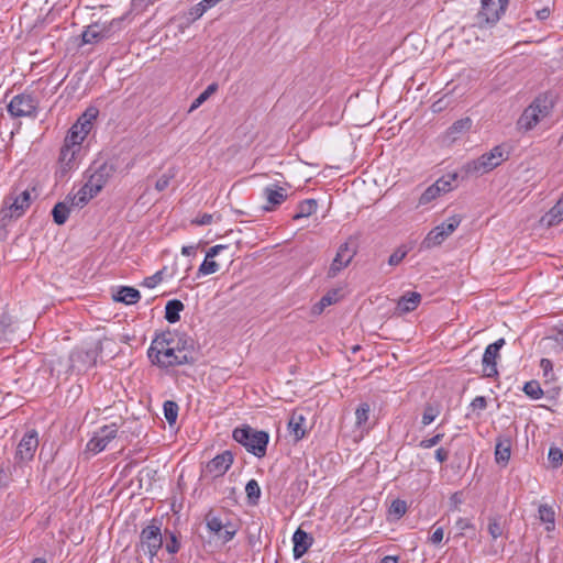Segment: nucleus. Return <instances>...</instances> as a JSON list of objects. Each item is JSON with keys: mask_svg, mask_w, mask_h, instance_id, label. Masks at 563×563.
Returning <instances> with one entry per match:
<instances>
[{"mask_svg": "<svg viewBox=\"0 0 563 563\" xmlns=\"http://www.w3.org/2000/svg\"><path fill=\"white\" fill-rule=\"evenodd\" d=\"M184 310V303L180 300L174 299L167 302L165 307V318L168 322L175 323L180 317L179 312Z\"/></svg>", "mask_w": 563, "mask_h": 563, "instance_id": "nucleus-32", "label": "nucleus"}, {"mask_svg": "<svg viewBox=\"0 0 563 563\" xmlns=\"http://www.w3.org/2000/svg\"><path fill=\"white\" fill-rule=\"evenodd\" d=\"M552 340L563 346V331H559L558 334L552 338Z\"/></svg>", "mask_w": 563, "mask_h": 563, "instance_id": "nucleus-64", "label": "nucleus"}, {"mask_svg": "<svg viewBox=\"0 0 563 563\" xmlns=\"http://www.w3.org/2000/svg\"><path fill=\"white\" fill-rule=\"evenodd\" d=\"M355 254H356V249L351 242L346 241L343 244H341L338 249L335 257L333 258V261L329 267L328 277L333 278L342 269L347 267V265L352 262Z\"/></svg>", "mask_w": 563, "mask_h": 563, "instance_id": "nucleus-13", "label": "nucleus"}, {"mask_svg": "<svg viewBox=\"0 0 563 563\" xmlns=\"http://www.w3.org/2000/svg\"><path fill=\"white\" fill-rule=\"evenodd\" d=\"M37 110V101L30 95L14 96L8 104V112L13 118L34 117Z\"/></svg>", "mask_w": 563, "mask_h": 563, "instance_id": "nucleus-10", "label": "nucleus"}, {"mask_svg": "<svg viewBox=\"0 0 563 563\" xmlns=\"http://www.w3.org/2000/svg\"><path fill=\"white\" fill-rule=\"evenodd\" d=\"M164 269L156 272L154 275L146 277L143 285L147 288L156 287L163 280Z\"/></svg>", "mask_w": 563, "mask_h": 563, "instance_id": "nucleus-46", "label": "nucleus"}, {"mask_svg": "<svg viewBox=\"0 0 563 563\" xmlns=\"http://www.w3.org/2000/svg\"><path fill=\"white\" fill-rule=\"evenodd\" d=\"M264 197L266 205L263 207L265 211H272L280 206L288 197L287 190L278 185H271L264 188Z\"/></svg>", "mask_w": 563, "mask_h": 563, "instance_id": "nucleus-20", "label": "nucleus"}, {"mask_svg": "<svg viewBox=\"0 0 563 563\" xmlns=\"http://www.w3.org/2000/svg\"><path fill=\"white\" fill-rule=\"evenodd\" d=\"M471 407L474 410H484L487 407V400L484 396H477L472 400Z\"/></svg>", "mask_w": 563, "mask_h": 563, "instance_id": "nucleus-53", "label": "nucleus"}, {"mask_svg": "<svg viewBox=\"0 0 563 563\" xmlns=\"http://www.w3.org/2000/svg\"><path fill=\"white\" fill-rule=\"evenodd\" d=\"M118 23L115 20H112L110 23H99L96 22L86 27V30L81 34V40L84 44H92L110 36V32L112 26Z\"/></svg>", "mask_w": 563, "mask_h": 563, "instance_id": "nucleus-17", "label": "nucleus"}, {"mask_svg": "<svg viewBox=\"0 0 563 563\" xmlns=\"http://www.w3.org/2000/svg\"><path fill=\"white\" fill-rule=\"evenodd\" d=\"M472 128V120L471 118H462L457 121H455L445 133V137L450 142H455L456 140L461 139L463 135H465Z\"/></svg>", "mask_w": 563, "mask_h": 563, "instance_id": "nucleus-22", "label": "nucleus"}, {"mask_svg": "<svg viewBox=\"0 0 563 563\" xmlns=\"http://www.w3.org/2000/svg\"><path fill=\"white\" fill-rule=\"evenodd\" d=\"M456 174H450L448 176L439 178L434 184L429 186L419 198V205L424 206L435 200L443 194H446L453 189V183L456 180Z\"/></svg>", "mask_w": 563, "mask_h": 563, "instance_id": "nucleus-12", "label": "nucleus"}, {"mask_svg": "<svg viewBox=\"0 0 563 563\" xmlns=\"http://www.w3.org/2000/svg\"><path fill=\"white\" fill-rule=\"evenodd\" d=\"M225 247H227V246H224V245H214V246H212V247H210V249L208 250V252H207V254H206V257H207V258H212V260H213V257H214V256H217V255H218L222 250H224Z\"/></svg>", "mask_w": 563, "mask_h": 563, "instance_id": "nucleus-58", "label": "nucleus"}, {"mask_svg": "<svg viewBox=\"0 0 563 563\" xmlns=\"http://www.w3.org/2000/svg\"><path fill=\"white\" fill-rule=\"evenodd\" d=\"M118 434V428L115 423L103 426L100 428L95 435L88 441L86 445V452L96 455L102 452L110 441H112Z\"/></svg>", "mask_w": 563, "mask_h": 563, "instance_id": "nucleus-11", "label": "nucleus"}, {"mask_svg": "<svg viewBox=\"0 0 563 563\" xmlns=\"http://www.w3.org/2000/svg\"><path fill=\"white\" fill-rule=\"evenodd\" d=\"M504 532V527L501 523L500 517H490L488 519V533L490 537L496 540L497 538L501 537Z\"/></svg>", "mask_w": 563, "mask_h": 563, "instance_id": "nucleus-39", "label": "nucleus"}, {"mask_svg": "<svg viewBox=\"0 0 563 563\" xmlns=\"http://www.w3.org/2000/svg\"><path fill=\"white\" fill-rule=\"evenodd\" d=\"M455 527L460 531V536H463L468 529H474V525L467 518H459L455 522Z\"/></svg>", "mask_w": 563, "mask_h": 563, "instance_id": "nucleus-50", "label": "nucleus"}, {"mask_svg": "<svg viewBox=\"0 0 563 563\" xmlns=\"http://www.w3.org/2000/svg\"><path fill=\"white\" fill-rule=\"evenodd\" d=\"M382 563H398V558L387 555V556L383 558Z\"/></svg>", "mask_w": 563, "mask_h": 563, "instance_id": "nucleus-63", "label": "nucleus"}, {"mask_svg": "<svg viewBox=\"0 0 563 563\" xmlns=\"http://www.w3.org/2000/svg\"><path fill=\"white\" fill-rule=\"evenodd\" d=\"M232 437L255 456L263 457L266 454V448L269 440L267 432L255 430L245 424L240 428H235Z\"/></svg>", "mask_w": 563, "mask_h": 563, "instance_id": "nucleus-3", "label": "nucleus"}, {"mask_svg": "<svg viewBox=\"0 0 563 563\" xmlns=\"http://www.w3.org/2000/svg\"><path fill=\"white\" fill-rule=\"evenodd\" d=\"M444 433H437L432 438L421 440L419 446L422 449L433 448L442 441Z\"/></svg>", "mask_w": 563, "mask_h": 563, "instance_id": "nucleus-47", "label": "nucleus"}, {"mask_svg": "<svg viewBox=\"0 0 563 563\" xmlns=\"http://www.w3.org/2000/svg\"><path fill=\"white\" fill-rule=\"evenodd\" d=\"M97 195L86 183L76 194L68 195L66 198L71 207L82 208Z\"/></svg>", "mask_w": 563, "mask_h": 563, "instance_id": "nucleus-24", "label": "nucleus"}, {"mask_svg": "<svg viewBox=\"0 0 563 563\" xmlns=\"http://www.w3.org/2000/svg\"><path fill=\"white\" fill-rule=\"evenodd\" d=\"M140 545L150 558L157 554L158 550L163 545V537L161 532V526L157 520H152L148 526L143 528L140 534Z\"/></svg>", "mask_w": 563, "mask_h": 563, "instance_id": "nucleus-8", "label": "nucleus"}, {"mask_svg": "<svg viewBox=\"0 0 563 563\" xmlns=\"http://www.w3.org/2000/svg\"><path fill=\"white\" fill-rule=\"evenodd\" d=\"M200 2L205 7V9L208 10V9L212 8L213 5H216L220 1L219 0H202Z\"/></svg>", "mask_w": 563, "mask_h": 563, "instance_id": "nucleus-61", "label": "nucleus"}, {"mask_svg": "<svg viewBox=\"0 0 563 563\" xmlns=\"http://www.w3.org/2000/svg\"><path fill=\"white\" fill-rule=\"evenodd\" d=\"M563 221V194L559 201L541 218V223L553 227Z\"/></svg>", "mask_w": 563, "mask_h": 563, "instance_id": "nucleus-26", "label": "nucleus"}, {"mask_svg": "<svg viewBox=\"0 0 563 563\" xmlns=\"http://www.w3.org/2000/svg\"><path fill=\"white\" fill-rule=\"evenodd\" d=\"M511 441L509 438H499L495 448L497 463L507 464L510 459Z\"/></svg>", "mask_w": 563, "mask_h": 563, "instance_id": "nucleus-28", "label": "nucleus"}, {"mask_svg": "<svg viewBox=\"0 0 563 563\" xmlns=\"http://www.w3.org/2000/svg\"><path fill=\"white\" fill-rule=\"evenodd\" d=\"M407 511V504L404 500L396 499L391 503L390 512L397 515V517H401Z\"/></svg>", "mask_w": 563, "mask_h": 563, "instance_id": "nucleus-48", "label": "nucleus"}, {"mask_svg": "<svg viewBox=\"0 0 563 563\" xmlns=\"http://www.w3.org/2000/svg\"><path fill=\"white\" fill-rule=\"evenodd\" d=\"M218 89L217 84L209 85L205 91H202L191 103L189 111H194L199 108L211 95Z\"/></svg>", "mask_w": 563, "mask_h": 563, "instance_id": "nucleus-38", "label": "nucleus"}, {"mask_svg": "<svg viewBox=\"0 0 563 563\" xmlns=\"http://www.w3.org/2000/svg\"><path fill=\"white\" fill-rule=\"evenodd\" d=\"M233 463V455L230 451L213 457L206 466V472L212 477H220L227 473Z\"/></svg>", "mask_w": 563, "mask_h": 563, "instance_id": "nucleus-18", "label": "nucleus"}, {"mask_svg": "<svg viewBox=\"0 0 563 563\" xmlns=\"http://www.w3.org/2000/svg\"><path fill=\"white\" fill-rule=\"evenodd\" d=\"M540 367L544 377H549L550 375L552 376L553 365L549 358H542L540 361Z\"/></svg>", "mask_w": 563, "mask_h": 563, "instance_id": "nucleus-54", "label": "nucleus"}, {"mask_svg": "<svg viewBox=\"0 0 563 563\" xmlns=\"http://www.w3.org/2000/svg\"><path fill=\"white\" fill-rule=\"evenodd\" d=\"M12 324L11 317L7 313L0 314V340L10 332V327Z\"/></svg>", "mask_w": 563, "mask_h": 563, "instance_id": "nucleus-45", "label": "nucleus"}, {"mask_svg": "<svg viewBox=\"0 0 563 563\" xmlns=\"http://www.w3.org/2000/svg\"><path fill=\"white\" fill-rule=\"evenodd\" d=\"M505 151L501 145H496L489 152L484 153L477 159H474L466 165L467 173H488L498 167L506 161Z\"/></svg>", "mask_w": 563, "mask_h": 563, "instance_id": "nucleus-6", "label": "nucleus"}, {"mask_svg": "<svg viewBox=\"0 0 563 563\" xmlns=\"http://www.w3.org/2000/svg\"><path fill=\"white\" fill-rule=\"evenodd\" d=\"M165 549L170 554H175L179 551L180 542L178 541L177 537L174 533H170V539L166 543Z\"/></svg>", "mask_w": 563, "mask_h": 563, "instance_id": "nucleus-49", "label": "nucleus"}, {"mask_svg": "<svg viewBox=\"0 0 563 563\" xmlns=\"http://www.w3.org/2000/svg\"><path fill=\"white\" fill-rule=\"evenodd\" d=\"M114 173L113 165H110L108 163L101 164L95 173L89 177L87 184L89 188H92V190L97 194H99L102 188L106 186L108 180L112 177Z\"/></svg>", "mask_w": 563, "mask_h": 563, "instance_id": "nucleus-19", "label": "nucleus"}, {"mask_svg": "<svg viewBox=\"0 0 563 563\" xmlns=\"http://www.w3.org/2000/svg\"><path fill=\"white\" fill-rule=\"evenodd\" d=\"M553 108L552 100L547 95H539L522 112L517 121L519 131L528 132L547 118Z\"/></svg>", "mask_w": 563, "mask_h": 563, "instance_id": "nucleus-2", "label": "nucleus"}, {"mask_svg": "<svg viewBox=\"0 0 563 563\" xmlns=\"http://www.w3.org/2000/svg\"><path fill=\"white\" fill-rule=\"evenodd\" d=\"M4 207L1 210L2 219H18L24 214L31 205V195L27 189L13 190L3 201Z\"/></svg>", "mask_w": 563, "mask_h": 563, "instance_id": "nucleus-5", "label": "nucleus"}, {"mask_svg": "<svg viewBox=\"0 0 563 563\" xmlns=\"http://www.w3.org/2000/svg\"><path fill=\"white\" fill-rule=\"evenodd\" d=\"M371 407L367 402L361 404L355 410L356 426L364 427L368 421Z\"/></svg>", "mask_w": 563, "mask_h": 563, "instance_id": "nucleus-37", "label": "nucleus"}, {"mask_svg": "<svg viewBox=\"0 0 563 563\" xmlns=\"http://www.w3.org/2000/svg\"><path fill=\"white\" fill-rule=\"evenodd\" d=\"M200 2L205 7V9L208 10V9L212 8L213 5H216L220 1L219 0H202Z\"/></svg>", "mask_w": 563, "mask_h": 563, "instance_id": "nucleus-62", "label": "nucleus"}, {"mask_svg": "<svg viewBox=\"0 0 563 563\" xmlns=\"http://www.w3.org/2000/svg\"><path fill=\"white\" fill-rule=\"evenodd\" d=\"M338 301V291L328 292L311 308V314L319 316L324 309Z\"/></svg>", "mask_w": 563, "mask_h": 563, "instance_id": "nucleus-33", "label": "nucleus"}, {"mask_svg": "<svg viewBox=\"0 0 563 563\" xmlns=\"http://www.w3.org/2000/svg\"><path fill=\"white\" fill-rule=\"evenodd\" d=\"M207 10L205 9V7L202 5L201 2H199L198 4H196L194 8L190 9L189 11V15L192 20H197L199 19L200 16H202V14L206 12Z\"/></svg>", "mask_w": 563, "mask_h": 563, "instance_id": "nucleus-55", "label": "nucleus"}, {"mask_svg": "<svg viewBox=\"0 0 563 563\" xmlns=\"http://www.w3.org/2000/svg\"><path fill=\"white\" fill-rule=\"evenodd\" d=\"M294 542V556L296 559L301 558L311 547L312 538L300 528L297 529L292 536Z\"/></svg>", "mask_w": 563, "mask_h": 563, "instance_id": "nucleus-21", "label": "nucleus"}, {"mask_svg": "<svg viewBox=\"0 0 563 563\" xmlns=\"http://www.w3.org/2000/svg\"><path fill=\"white\" fill-rule=\"evenodd\" d=\"M213 220V216L212 214H209V213H203L202 216L196 218L194 220V223L198 224V225H207V224H210Z\"/></svg>", "mask_w": 563, "mask_h": 563, "instance_id": "nucleus-56", "label": "nucleus"}, {"mask_svg": "<svg viewBox=\"0 0 563 563\" xmlns=\"http://www.w3.org/2000/svg\"><path fill=\"white\" fill-rule=\"evenodd\" d=\"M435 459L440 463L445 462L449 459V451L444 448H439L435 451Z\"/></svg>", "mask_w": 563, "mask_h": 563, "instance_id": "nucleus-57", "label": "nucleus"}, {"mask_svg": "<svg viewBox=\"0 0 563 563\" xmlns=\"http://www.w3.org/2000/svg\"><path fill=\"white\" fill-rule=\"evenodd\" d=\"M443 537H444V530L442 527H439L437 528L433 533L430 536L429 538V541L432 543V544H440L443 540Z\"/></svg>", "mask_w": 563, "mask_h": 563, "instance_id": "nucleus-52", "label": "nucleus"}, {"mask_svg": "<svg viewBox=\"0 0 563 563\" xmlns=\"http://www.w3.org/2000/svg\"><path fill=\"white\" fill-rule=\"evenodd\" d=\"M219 271V264L212 258L205 257V261L198 268V276L211 275Z\"/></svg>", "mask_w": 563, "mask_h": 563, "instance_id": "nucleus-41", "label": "nucleus"}, {"mask_svg": "<svg viewBox=\"0 0 563 563\" xmlns=\"http://www.w3.org/2000/svg\"><path fill=\"white\" fill-rule=\"evenodd\" d=\"M549 460L555 465L558 466L559 464H561L562 460H563V453L560 449L558 448H551L550 451H549Z\"/></svg>", "mask_w": 563, "mask_h": 563, "instance_id": "nucleus-51", "label": "nucleus"}, {"mask_svg": "<svg viewBox=\"0 0 563 563\" xmlns=\"http://www.w3.org/2000/svg\"><path fill=\"white\" fill-rule=\"evenodd\" d=\"M317 210V201L314 199H307L301 201L298 206V211L292 216L294 220L307 218L314 213Z\"/></svg>", "mask_w": 563, "mask_h": 563, "instance_id": "nucleus-34", "label": "nucleus"}, {"mask_svg": "<svg viewBox=\"0 0 563 563\" xmlns=\"http://www.w3.org/2000/svg\"><path fill=\"white\" fill-rule=\"evenodd\" d=\"M38 446L37 432L31 430L24 434L16 448L15 457L22 462H29L33 459Z\"/></svg>", "mask_w": 563, "mask_h": 563, "instance_id": "nucleus-16", "label": "nucleus"}, {"mask_svg": "<svg viewBox=\"0 0 563 563\" xmlns=\"http://www.w3.org/2000/svg\"><path fill=\"white\" fill-rule=\"evenodd\" d=\"M306 418L302 413L294 411L288 421V429L296 441L301 440L306 435L305 428Z\"/></svg>", "mask_w": 563, "mask_h": 563, "instance_id": "nucleus-25", "label": "nucleus"}, {"mask_svg": "<svg viewBox=\"0 0 563 563\" xmlns=\"http://www.w3.org/2000/svg\"><path fill=\"white\" fill-rule=\"evenodd\" d=\"M141 298L140 291L133 287L122 286L113 295V299L125 305L136 303Z\"/></svg>", "mask_w": 563, "mask_h": 563, "instance_id": "nucleus-27", "label": "nucleus"}, {"mask_svg": "<svg viewBox=\"0 0 563 563\" xmlns=\"http://www.w3.org/2000/svg\"><path fill=\"white\" fill-rule=\"evenodd\" d=\"M148 357L161 367H170L188 362L186 351L179 346L177 334L170 331L163 332L152 341Z\"/></svg>", "mask_w": 563, "mask_h": 563, "instance_id": "nucleus-1", "label": "nucleus"}, {"mask_svg": "<svg viewBox=\"0 0 563 563\" xmlns=\"http://www.w3.org/2000/svg\"><path fill=\"white\" fill-rule=\"evenodd\" d=\"M509 0H482V9L478 13L479 21L495 23L505 12Z\"/></svg>", "mask_w": 563, "mask_h": 563, "instance_id": "nucleus-15", "label": "nucleus"}, {"mask_svg": "<svg viewBox=\"0 0 563 563\" xmlns=\"http://www.w3.org/2000/svg\"><path fill=\"white\" fill-rule=\"evenodd\" d=\"M165 419L169 424H174L178 417V405L175 401L166 400L163 405Z\"/></svg>", "mask_w": 563, "mask_h": 563, "instance_id": "nucleus-36", "label": "nucleus"}, {"mask_svg": "<svg viewBox=\"0 0 563 563\" xmlns=\"http://www.w3.org/2000/svg\"><path fill=\"white\" fill-rule=\"evenodd\" d=\"M462 218L459 214L450 217L445 222L433 228L424 238L422 245L432 249L441 245L461 224Z\"/></svg>", "mask_w": 563, "mask_h": 563, "instance_id": "nucleus-7", "label": "nucleus"}, {"mask_svg": "<svg viewBox=\"0 0 563 563\" xmlns=\"http://www.w3.org/2000/svg\"><path fill=\"white\" fill-rule=\"evenodd\" d=\"M440 406L437 404H427L423 408L421 423L422 426H429L440 415Z\"/></svg>", "mask_w": 563, "mask_h": 563, "instance_id": "nucleus-35", "label": "nucleus"}, {"mask_svg": "<svg viewBox=\"0 0 563 563\" xmlns=\"http://www.w3.org/2000/svg\"><path fill=\"white\" fill-rule=\"evenodd\" d=\"M79 151L80 148L73 147L64 143L59 155V163L63 168V172H67L70 168H73L76 155Z\"/></svg>", "mask_w": 563, "mask_h": 563, "instance_id": "nucleus-29", "label": "nucleus"}, {"mask_svg": "<svg viewBox=\"0 0 563 563\" xmlns=\"http://www.w3.org/2000/svg\"><path fill=\"white\" fill-rule=\"evenodd\" d=\"M206 525L208 530L217 536L219 540L227 543L233 539L236 533V527L229 521L227 517L222 518L209 511L206 515Z\"/></svg>", "mask_w": 563, "mask_h": 563, "instance_id": "nucleus-9", "label": "nucleus"}, {"mask_svg": "<svg viewBox=\"0 0 563 563\" xmlns=\"http://www.w3.org/2000/svg\"><path fill=\"white\" fill-rule=\"evenodd\" d=\"M245 492L247 495V498L252 500L254 504L258 500L261 496V488L258 483L255 479H251L247 482L245 486Z\"/></svg>", "mask_w": 563, "mask_h": 563, "instance_id": "nucleus-42", "label": "nucleus"}, {"mask_svg": "<svg viewBox=\"0 0 563 563\" xmlns=\"http://www.w3.org/2000/svg\"><path fill=\"white\" fill-rule=\"evenodd\" d=\"M539 519L541 522L545 525V530L551 532L555 529V511L549 505H540L539 509Z\"/></svg>", "mask_w": 563, "mask_h": 563, "instance_id": "nucleus-30", "label": "nucleus"}, {"mask_svg": "<svg viewBox=\"0 0 563 563\" xmlns=\"http://www.w3.org/2000/svg\"><path fill=\"white\" fill-rule=\"evenodd\" d=\"M525 394L531 399H540L543 396V390L540 384L536 380H530L523 386Z\"/></svg>", "mask_w": 563, "mask_h": 563, "instance_id": "nucleus-40", "label": "nucleus"}, {"mask_svg": "<svg viewBox=\"0 0 563 563\" xmlns=\"http://www.w3.org/2000/svg\"><path fill=\"white\" fill-rule=\"evenodd\" d=\"M421 301V295L416 291L407 292L399 298L396 307L398 314H405L417 309Z\"/></svg>", "mask_w": 563, "mask_h": 563, "instance_id": "nucleus-23", "label": "nucleus"}, {"mask_svg": "<svg viewBox=\"0 0 563 563\" xmlns=\"http://www.w3.org/2000/svg\"><path fill=\"white\" fill-rule=\"evenodd\" d=\"M195 252H196V246H192V245L183 246V249H181V254L185 256H190V255L195 254Z\"/></svg>", "mask_w": 563, "mask_h": 563, "instance_id": "nucleus-60", "label": "nucleus"}, {"mask_svg": "<svg viewBox=\"0 0 563 563\" xmlns=\"http://www.w3.org/2000/svg\"><path fill=\"white\" fill-rule=\"evenodd\" d=\"M70 208L71 206L67 198L64 201L57 202L52 211L54 222L58 225L64 224L69 217Z\"/></svg>", "mask_w": 563, "mask_h": 563, "instance_id": "nucleus-31", "label": "nucleus"}, {"mask_svg": "<svg viewBox=\"0 0 563 563\" xmlns=\"http://www.w3.org/2000/svg\"><path fill=\"white\" fill-rule=\"evenodd\" d=\"M175 177V172L173 169H169L167 173L163 174L155 184V189L157 191L165 190L168 186L170 180Z\"/></svg>", "mask_w": 563, "mask_h": 563, "instance_id": "nucleus-44", "label": "nucleus"}, {"mask_svg": "<svg viewBox=\"0 0 563 563\" xmlns=\"http://www.w3.org/2000/svg\"><path fill=\"white\" fill-rule=\"evenodd\" d=\"M505 340L499 339L496 342L489 344L484 352L482 365H483V375L485 377H495L498 374L497 371V358L499 356V351L504 346Z\"/></svg>", "mask_w": 563, "mask_h": 563, "instance_id": "nucleus-14", "label": "nucleus"}, {"mask_svg": "<svg viewBox=\"0 0 563 563\" xmlns=\"http://www.w3.org/2000/svg\"><path fill=\"white\" fill-rule=\"evenodd\" d=\"M408 254V249L405 245L397 247L394 253L388 258V264L391 266H396L406 257Z\"/></svg>", "mask_w": 563, "mask_h": 563, "instance_id": "nucleus-43", "label": "nucleus"}, {"mask_svg": "<svg viewBox=\"0 0 563 563\" xmlns=\"http://www.w3.org/2000/svg\"><path fill=\"white\" fill-rule=\"evenodd\" d=\"M537 16L538 19L540 20H545L550 16V9L549 8H543L541 10H538L537 11Z\"/></svg>", "mask_w": 563, "mask_h": 563, "instance_id": "nucleus-59", "label": "nucleus"}, {"mask_svg": "<svg viewBox=\"0 0 563 563\" xmlns=\"http://www.w3.org/2000/svg\"><path fill=\"white\" fill-rule=\"evenodd\" d=\"M99 111L97 108H88L71 125L69 129L64 143L73 147L80 148L82 141L89 134L92 129V122L97 119Z\"/></svg>", "mask_w": 563, "mask_h": 563, "instance_id": "nucleus-4", "label": "nucleus"}]
</instances>
